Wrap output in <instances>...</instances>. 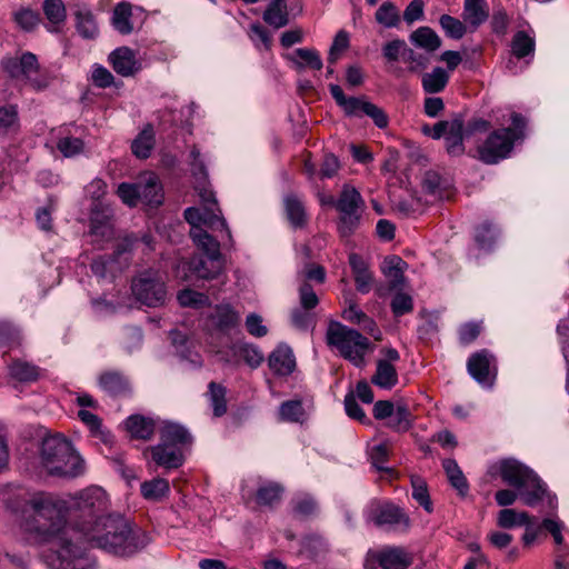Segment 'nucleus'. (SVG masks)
I'll return each instance as SVG.
<instances>
[{
  "instance_id": "nucleus-1",
  "label": "nucleus",
  "mask_w": 569,
  "mask_h": 569,
  "mask_svg": "<svg viewBox=\"0 0 569 569\" xmlns=\"http://www.w3.org/2000/svg\"><path fill=\"white\" fill-rule=\"evenodd\" d=\"M107 492L97 486L80 491L70 505V518L74 532L88 543L117 556H132L150 542L148 533L132 528L127 519L108 513Z\"/></svg>"
},
{
  "instance_id": "nucleus-2",
  "label": "nucleus",
  "mask_w": 569,
  "mask_h": 569,
  "mask_svg": "<svg viewBox=\"0 0 569 569\" xmlns=\"http://www.w3.org/2000/svg\"><path fill=\"white\" fill-rule=\"evenodd\" d=\"M40 463L51 476L76 478L84 472V461L62 435L46 437L40 447Z\"/></svg>"
},
{
  "instance_id": "nucleus-3",
  "label": "nucleus",
  "mask_w": 569,
  "mask_h": 569,
  "mask_svg": "<svg viewBox=\"0 0 569 569\" xmlns=\"http://www.w3.org/2000/svg\"><path fill=\"white\" fill-rule=\"evenodd\" d=\"M30 515L26 520V529L43 538L53 537L66 525L67 507L63 501L44 492L34 495L28 501Z\"/></svg>"
},
{
  "instance_id": "nucleus-4",
  "label": "nucleus",
  "mask_w": 569,
  "mask_h": 569,
  "mask_svg": "<svg viewBox=\"0 0 569 569\" xmlns=\"http://www.w3.org/2000/svg\"><path fill=\"white\" fill-rule=\"evenodd\" d=\"M80 533L66 531L51 541L42 560L49 569H96V560L80 542Z\"/></svg>"
},
{
  "instance_id": "nucleus-5",
  "label": "nucleus",
  "mask_w": 569,
  "mask_h": 569,
  "mask_svg": "<svg viewBox=\"0 0 569 569\" xmlns=\"http://www.w3.org/2000/svg\"><path fill=\"white\" fill-rule=\"evenodd\" d=\"M511 128L492 131L478 147V158L486 164H496L511 153L515 142L525 137L526 119L517 112L511 113Z\"/></svg>"
},
{
  "instance_id": "nucleus-6",
  "label": "nucleus",
  "mask_w": 569,
  "mask_h": 569,
  "mask_svg": "<svg viewBox=\"0 0 569 569\" xmlns=\"http://www.w3.org/2000/svg\"><path fill=\"white\" fill-rule=\"evenodd\" d=\"M327 343L336 348L342 358L358 368L365 366V357L371 350L368 338L337 321L331 322L328 327Z\"/></svg>"
},
{
  "instance_id": "nucleus-7",
  "label": "nucleus",
  "mask_w": 569,
  "mask_h": 569,
  "mask_svg": "<svg viewBox=\"0 0 569 569\" xmlns=\"http://www.w3.org/2000/svg\"><path fill=\"white\" fill-rule=\"evenodd\" d=\"M335 208L339 213L338 232L341 237L347 238L353 234L361 224L366 202L360 192L349 184H345Z\"/></svg>"
},
{
  "instance_id": "nucleus-8",
  "label": "nucleus",
  "mask_w": 569,
  "mask_h": 569,
  "mask_svg": "<svg viewBox=\"0 0 569 569\" xmlns=\"http://www.w3.org/2000/svg\"><path fill=\"white\" fill-rule=\"evenodd\" d=\"M134 298L147 307L164 306L168 297L166 281L157 270H144L138 273L131 282Z\"/></svg>"
},
{
  "instance_id": "nucleus-9",
  "label": "nucleus",
  "mask_w": 569,
  "mask_h": 569,
  "mask_svg": "<svg viewBox=\"0 0 569 569\" xmlns=\"http://www.w3.org/2000/svg\"><path fill=\"white\" fill-rule=\"evenodd\" d=\"M3 69L8 74L18 80L21 86H29L33 89L40 90L44 87L37 80L38 74V60L31 52L23 53L18 58H6L2 61Z\"/></svg>"
},
{
  "instance_id": "nucleus-10",
  "label": "nucleus",
  "mask_w": 569,
  "mask_h": 569,
  "mask_svg": "<svg viewBox=\"0 0 569 569\" xmlns=\"http://www.w3.org/2000/svg\"><path fill=\"white\" fill-rule=\"evenodd\" d=\"M368 519L377 527H388L391 530L407 531L410 518L402 508L391 502H379L371 506Z\"/></svg>"
},
{
  "instance_id": "nucleus-11",
  "label": "nucleus",
  "mask_w": 569,
  "mask_h": 569,
  "mask_svg": "<svg viewBox=\"0 0 569 569\" xmlns=\"http://www.w3.org/2000/svg\"><path fill=\"white\" fill-rule=\"evenodd\" d=\"M492 477L499 475L511 487L521 489L533 479L535 471L517 459L506 458L491 465L488 471Z\"/></svg>"
},
{
  "instance_id": "nucleus-12",
  "label": "nucleus",
  "mask_w": 569,
  "mask_h": 569,
  "mask_svg": "<svg viewBox=\"0 0 569 569\" xmlns=\"http://www.w3.org/2000/svg\"><path fill=\"white\" fill-rule=\"evenodd\" d=\"M469 375L481 386L492 387L497 377V360L488 349L473 352L467 361Z\"/></svg>"
},
{
  "instance_id": "nucleus-13",
  "label": "nucleus",
  "mask_w": 569,
  "mask_h": 569,
  "mask_svg": "<svg viewBox=\"0 0 569 569\" xmlns=\"http://www.w3.org/2000/svg\"><path fill=\"white\" fill-rule=\"evenodd\" d=\"M241 316L229 303L216 305L206 318V327L211 333L229 335L240 325Z\"/></svg>"
},
{
  "instance_id": "nucleus-14",
  "label": "nucleus",
  "mask_w": 569,
  "mask_h": 569,
  "mask_svg": "<svg viewBox=\"0 0 569 569\" xmlns=\"http://www.w3.org/2000/svg\"><path fill=\"white\" fill-rule=\"evenodd\" d=\"M184 219L192 226V229L200 228L201 224L212 230L220 229L223 236L231 242V232L226 220L221 214L216 213L214 208H194L190 207L184 210Z\"/></svg>"
},
{
  "instance_id": "nucleus-15",
  "label": "nucleus",
  "mask_w": 569,
  "mask_h": 569,
  "mask_svg": "<svg viewBox=\"0 0 569 569\" xmlns=\"http://www.w3.org/2000/svg\"><path fill=\"white\" fill-rule=\"evenodd\" d=\"M108 61L112 66V69L122 77L134 76L141 69V64L137 60L134 52L128 47L113 50L109 54Z\"/></svg>"
},
{
  "instance_id": "nucleus-16",
  "label": "nucleus",
  "mask_w": 569,
  "mask_h": 569,
  "mask_svg": "<svg viewBox=\"0 0 569 569\" xmlns=\"http://www.w3.org/2000/svg\"><path fill=\"white\" fill-rule=\"evenodd\" d=\"M375 558L382 569H407L413 561L412 555L402 547H386Z\"/></svg>"
},
{
  "instance_id": "nucleus-17",
  "label": "nucleus",
  "mask_w": 569,
  "mask_h": 569,
  "mask_svg": "<svg viewBox=\"0 0 569 569\" xmlns=\"http://www.w3.org/2000/svg\"><path fill=\"white\" fill-rule=\"evenodd\" d=\"M349 264L357 290L360 293H368L373 284V273L369 263L360 254L352 252L349 254Z\"/></svg>"
},
{
  "instance_id": "nucleus-18",
  "label": "nucleus",
  "mask_w": 569,
  "mask_h": 569,
  "mask_svg": "<svg viewBox=\"0 0 569 569\" xmlns=\"http://www.w3.org/2000/svg\"><path fill=\"white\" fill-rule=\"evenodd\" d=\"M99 387L111 397L126 396L130 392V381L121 371L107 370L98 378Z\"/></svg>"
},
{
  "instance_id": "nucleus-19",
  "label": "nucleus",
  "mask_w": 569,
  "mask_h": 569,
  "mask_svg": "<svg viewBox=\"0 0 569 569\" xmlns=\"http://www.w3.org/2000/svg\"><path fill=\"white\" fill-rule=\"evenodd\" d=\"M152 460L160 467L167 469L179 468L183 463V456L180 448L164 443H160L150 448Z\"/></svg>"
},
{
  "instance_id": "nucleus-20",
  "label": "nucleus",
  "mask_w": 569,
  "mask_h": 569,
  "mask_svg": "<svg viewBox=\"0 0 569 569\" xmlns=\"http://www.w3.org/2000/svg\"><path fill=\"white\" fill-rule=\"evenodd\" d=\"M139 201L151 207L161 204L163 199L162 186L154 173H148L138 181Z\"/></svg>"
},
{
  "instance_id": "nucleus-21",
  "label": "nucleus",
  "mask_w": 569,
  "mask_h": 569,
  "mask_svg": "<svg viewBox=\"0 0 569 569\" xmlns=\"http://www.w3.org/2000/svg\"><path fill=\"white\" fill-rule=\"evenodd\" d=\"M270 369L278 376H289L296 367L292 350L287 346L277 347L269 356Z\"/></svg>"
},
{
  "instance_id": "nucleus-22",
  "label": "nucleus",
  "mask_w": 569,
  "mask_h": 569,
  "mask_svg": "<svg viewBox=\"0 0 569 569\" xmlns=\"http://www.w3.org/2000/svg\"><path fill=\"white\" fill-rule=\"evenodd\" d=\"M329 91L336 103L342 108L347 116H359L360 113L365 112V104L368 101L356 97H346L342 88L338 84H329Z\"/></svg>"
},
{
  "instance_id": "nucleus-23",
  "label": "nucleus",
  "mask_w": 569,
  "mask_h": 569,
  "mask_svg": "<svg viewBox=\"0 0 569 569\" xmlns=\"http://www.w3.org/2000/svg\"><path fill=\"white\" fill-rule=\"evenodd\" d=\"M467 137L465 132V123L461 118H456L451 121V129L445 137L446 149L451 156H460L465 151L463 138Z\"/></svg>"
},
{
  "instance_id": "nucleus-24",
  "label": "nucleus",
  "mask_w": 569,
  "mask_h": 569,
  "mask_svg": "<svg viewBox=\"0 0 569 569\" xmlns=\"http://www.w3.org/2000/svg\"><path fill=\"white\" fill-rule=\"evenodd\" d=\"M8 371L12 379L19 382H33L40 377V368L21 359H13L8 365Z\"/></svg>"
},
{
  "instance_id": "nucleus-25",
  "label": "nucleus",
  "mask_w": 569,
  "mask_h": 569,
  "mask_svg": "<svg viewBox=\"0 0 569 569\" xmlns=\"http://www.w3.org/2000/svg\"><path fill=\"white\" fill-rule=\"evenodd\" d=\"M263 20L276 29L287 26L289 23L287 1L271 0L263 12Z\"/></svg>"
},
{
  "instance_id": "nucleus-26",
  "label": "nucleus",
  "mask_w": 569,
  "mask_h": 569,
  "mask_svg": "<svg viewBox=\"0 0 569 569\" xmlns=\"http://www.w3.org/2000/svg\"><path fill=\"white\" fill-rule=\"evenodd\" d=\"M371 382L381 389L390 390L393 388L398 383V372L395 366L389 361L378 360Z\"/></svg>"
},
{
  "instance_id": "nucleus-27",
  "label": "nucleus",
  "mask_w": 569,
  "mask_h": 569,
  "mask_svg": "<svg viewBox=\"0 0 569 569\" xmlns=\"http://www.w3.org/2000/svg\"><path fill=\"white\" fill-rule=\"evenodd\" d=\"M190 269L197 277L202 279H213L218 277L222 270L221 258H193Z\"/></svg>"
},
{
  "instance_id": "nucleus-28",
  "label": "nucleus",
  "mask_w": 569,
  "mask_h": 569,
  "mask_svg": "<svg viewBox=\"0 0 569 569\" xmlns=\"http://www.w3.org/2000/svg\"><path fill=\"white\" fill-rule=\"evenodd\" d=\"M449 73L441 67H436L421 78L422 89L426 93L433 94L445 90L449 82Z\"/></svg>"
},
{
  "instance_id": "nucleus-29",
  "label": "nucleus",
  "mask_w": 569,
  "mask_h": 569,
  "mask_svg": "<svg viewBox=\"0 0 569 569\" xmlns=\"http://www.w3.org/2000/svg\"><path fill=\"white\" fill-rule=\"evenodd\" d=\"M160 440L164 443L180 448V446L190 445L192 438L188 430L177 423H166L160 431Z\"/></svg>"
},
{
  "instance_id": "nucleus-30",
  "label": "nucleus",
  "mask_w": 569,
  "mask_h": 569,
  "mask_svg": "<svg viewBox=\"0 0 569 569\" xmlns=\"http://www.w3.org/2000/svg\"><path fill=\"white\" fill-rule=\"evenodd\" d=\"M124 425L131 437L137 439L149 440L154 433L153 421L139 415L127 418Z\"/></svg>"
},
{
  "instance_id": "nucleus-31",
  "label": "nucleus",
  "mask_w": 569,
  "mask_h": 569,
  "mask_svg": "<svg viewBox=\"0 0 569 569\" xmlns=\"http://www.w3.org/2000/svg\"><path fill=\"white\" fill-rule=\"evenodd\" d=\"M410 41L428 52H433L441 47V39L429 27H419L410 34Z\"/></svg>"
},
{
  "instance_id": "nucleus-32",
  "label": "nucleus",
  "mask_w": 569,
  "mask_h": 569,
  "mask_svg": "<svg viewBox=\"0 0 569 569\" xmlns=\"http://www.w3.org/2000/svg\"><path fill=\"white\" fill-rule=\"evenodd\" d=\"M191 238L207 258H221L220 243L202 228L192 229Z\"/></svg>"
},
{
  "instance_id": "nucleus-33",
  "label": "nucleus",
  "mask_w": 569,
  "mask_h": 569,
  "mask_svg": "<svg viewBox=\"0 0 569 569\" xmlns=\"http://www.w3.org/2000/svg\"><path fill=\"white\" fill-rule=\"evenodd\" d=\"M284 211L291 226L301 228L307 221V214L302 201L296 194H288L283 199Z\"/></svg>"
},
{
  "instance_id": "nucleus-34",
  "label": "nucleus",
  "mask_w": 569,
  "mask_h": 569,
  "mask_svg": "<svg viewBox=\"0 0 569 569\" xmlns=\"http://www.w3.org/2000/svg\"><path fill=\"white\" fill-rule=\"evenodd\" d=\"M386 426L398 433L409 431L412 427V415L409 407L405 403H398Z\"/></svg>"
},
{
  "instance_id": "nucleus-35",
  "label": "nucleus",
  "mask_w": 569,
  "mask_h": 569,
  "mask_svg": "<svg viewBox=\"0 0 569 569\" xmlns=\"http://www.w3.org/2000/svg\"><path fill=\"white\" fill-rule=\"evenodd\" d=\"M532 523V518L525 511H516L515 509H502L498 513L497 525L503 529H511Z\"/></svg>"
},
{
  "instance_id": "nucleus-36",
  "label": "nucleus",
  "mask_w": 569,
  "mask_h": 569,
  "mask_svg": "<svg viewBox=\"0 0 569 569\" xmlns=\"http://www.w3.org/2000/svg\"><path fill=\"white\" fill-rule=\"evenodd\" d=\"M278 417L280 421L302 423L307 415L301 400L293 399L280 405Z\"/></svg>"
},
{
  "instance_id": "nucleus-37",
  "label": "nucleus",
  "mask_w": 569,
  "mask_h": 569,
  "mask_svg": "<svg viewBox=\"0 0 569 569\" xmlns=\"http://www.w3.org/2000/svg\"><path fill=\"white\" fill-rule=\"evenodd\" d=\"M169 491V482L163 478H153L141 483V495L150 501L162 500L168 496Z\"/></svg>"
},
{
  "instance_id": "nucleus-38",
  "label": "nucleus",
  "mask_w": 569,
  "mask_h": 569,
  "mask_svg": "<svg viewBox=\"0 0 569 569\" xmlns=\"http://www.w3.org/2000/svg\"><path fill=\"white\" fill-rule=\"evenodd\" d=\"M19 113L16 104L0 106V136L16 133L19 130Z\"/></svg>"
},
{
  "instance_id": "nucleus-39",
  "label": "nucleus",
  "mask_w": 569,
  "mask_h": 569,
  "mask_svg": "<svg viewBox=\"0 0 569 569\" xmlns=\"http://www.w3.org/2000/svg\"><path fill=\"white\" fill-rule=\"evenodd\" d=\"M442 467L450 485L457 489L461 496H465L468 492L469 486L457 461L453 459H446L442 462Z\"/></svg>"
},
{
  "instance_id": "nucleus-40",
  "label": "nucleus",
  "mask_w": 569,
  "mask_h": 569,
  "mask_svg": "<svg viewBox=\"0 0 569 569\" xmlns=\"http://www.w3.org/2000/svg\"><path fill=\"white\" fill-rule=\"evenodd\" d=\"M520 491V496L523 499V502L529 507H535L546 495L547 489L545 483L540 480V478L535 473L531 482L526 483Z\"/></svg>"
},
{
  "instance_id": "nucleus-41",
  "label": "nucleus",
  "mask_w": 569,
  "mask_h": 569,
  "mask_svg": "<svg viewBox=\"0 0 569 569\" xmlns=\"http://www.w3.org/2000/svg\"><path fill=\"white\" fill-rule=\"evenodd\" d=\"M488 18L485 0H465L463 19L478 27L483 23Z\"/></svg>"
},
{
  "instance_id": "nucleus-42",
  "label": "nucleus",
  "mask_w": 569,
  "mask_h": 569,
  "mask_svg": "<svg viewBox=\"0 0 569 569\" xmlns=\"http://www.w3.org/2000/svg\"><path fill=\"white\" fill-rule=\"evenodd\" d=\"M283 488L277 482H268L260 486L256 493V501L259 506L272 507L281 499Z\"/></svg>"
},
{
  "instance_id": "nucleus-43",
  "label": "nucleus",
  "mask_w": 569,
  "mask_h": 569,
  "mask_svg": "<svg viewBox=\"0 0 569 569\" xmlns=\"http://www.w3.org/2000/svg\"><path fill=\"white\" fill-rule=\"evenodd\" d=\"M154 146V133L152 128L149 126L143 129L139 136L132 141L131 150L132 153L140 158L147 159Z\"/></svg>"
},
{
  "instance_id": "nucleus-44",
  "label": "nucleus",
  "mask_w": 569,
  "mask_h": 569,
  "mask_svg": "<svg viewBox=\"0 0 569 569\" xmlns=\"http://www.w3.org/2000/svg\"><path fill=\"white\" fill-rule=\"evenodd\" d=\"M385 264L383 272L390 279V289L400 288L405 280L403 266L406 262L401 258L392 256L386 258Z\"/></svg>"
},
{
  "instance_id": "nucleus-45",
  "label": "nucleus",
  "mask_w": 569,
  "mask_h": 569,
  "mask_svg": "<svg viewBox=\"0 0 569 569\" xmlns=\"http://www.w3.org/2000/svg\"><path fill=\"white\" fill-rule=\"evenodd\" d=\"M231 350L237 358L243 360L252 369L258 368L263 361L262 352L252 345H234Z\"/></svg>"
},
{
  "instance_id": "nucleus-46",
  "label": "nucleus",
  "mask_w": 569,
  "mask_h": 569,
  "mask_svg": "<svg viewBox=\"0 0 569 569\" xmlns=\"http://www.w3.org/2000/svg\"><path fill=\"white\" fill-rule=\"evenodd\" d=\"M295 56H297L300 60L290 57V60L295 62L298 69H302L309 67L315 70L322 69V60L319 52L315 49L309 48H298L295 50Z\"/></svg>"
},
{
  "instance_id": "nucleus-47",
  "label": "nucleus",
  "mask_w": 569,
  "mask_h": 569,
  "mask_svg": "<svg viewBox=\"0 0 569 569\" xmlns=\"http://www.w3.org/2000/svg\"><path fill=\"white\" fill-rule=\"evenodd\" d=\"M132 16L131 7L128 3H119L112 14V24L121 34H129L132 32L133 27L130 21Z\"/></svg>"
},
{
  "instance_id": "nucleus-48",
  "label": "nucleus",
  "mask_w": 569,
  "mask_h": 569,
  "mask_svg": "<svg viewBox=\"0 0 569 569\" xmlns=\"http://www.w3.org/2000/svg\"><path fill=\"white\" fill-rule=\"evenodd\" d=\"M535 46L536 43L533 38L525 31H518L512 38L511 51L516 58L522 59L527 56L533 54Z\"/></svg>"
},
{
  "instance_id": "nucleus-49",
  "label": "nucleus",
  "mask_w": 569,
  "mask_h": 569,
  "mask_svg": "<svg viewBox=\"0 0 569 569\" xmlns=\"http://www.w3.org/2000/svg\"><path fill=\"white\" fill-rule=\"evenodd\" d=\"M77 31L84 39H93L98 34V27L93 14L89 10H78L76 12Z\"/></svg>"
},
{
  "instance_id": "nucleus-50",
  "label": "nucleus",
  "mask_w": 569,
  "mask_h": 569,
  "mask_svg": "<svg viewBox=\"0 0 569 569\" xmlns=\"http://www.w3.org/2000/svg\"><path fill=\"white\" fill-rule=\"evenodd\" d=\"M226 393L227 390L222 385L213 381L209 383L208 396L216 417H221L227 412Z\"/></svg>"
},
{
  "instance_id": "nucleus-51",
  "label": "nucleus",
  "mask_w": 569,
  "mask_h": 569,
  "mask_svg": "<svg viewBox=\"0 0 569 569\" xmlns=\"http://www.w3.org/2000/svg\"><path fill=\"white\" fill-rule=\"evenodd\" d=\"M412 498L428 512L433 511L427 482L418 476L411 477Z\"/></svg>"
},
{
  "instance_id": "nucleus-52",
  "label": "nucleus",
  "mask_w": 569,
  "mask_h": 569,
  "mask_svg": "<svg viewBox=\"0 0 569 569\" xmlns=\"http://www.w3.org/2000/svg\"><path fill=\"white\" fill-rule=\"evenodd\" d=\"M375 17L377 22L386 28L397 27L400 22L399 11L390 1L383 2L376 11Z\"/></svg>"
},
{
  "instance_id": "nucleus-53",
  "label": "nucleus",
  "mask_w": 569,
  "mask_h": 569,
  "mask_svg": "<svg viewBox=\"0 0 569 569\" xmlns=\"http://www.w3.org/2000/svg\"><path fill=\"white\" fill-rule=\"evenodd\" d=\"M20 343V330L13 323L0 320V347L14 348Z\"/></svg>"
},
{
  "instance_id": "nucleus-54",
  "label": "nucleus",
  "mask_w": 569,
  "mask_h": 569,
  "mask_svg": "<svg viewBox=\"0 0 569 569\" xmlns=\"http://www.w3.org/2000/svg\"><path fill=\"white\" fill-rule=\"evenodd\" d=\"M43 11L48 21L52 26H58L64 22L66 8L61 0H44Z\"/></svg>"
},
{
  "instance_id": "nucleus-55",
  "label": "nucleus",
  "mask_w": 569,
  "mask_h": 569,
  "mask_svg": "<svg viewBox=\"0 0 569 569\" xmlns=\"http://www.w3.org/2000/svg\"><path fill=\"white\" fill-rule=\"evenodd\" d=\"M83 148L84 143L80 138L66 136L57 141V149L67 158L80 154Z\"/></svg>"
},
{
  "instance_id": "nucleus-56",
  "label": "nucleus",
  "mask_w": 569,
  "mask_h": 569,
  "mask_svg": "<svg viewBox=\"0 0 569 569\" xmlns=\"http://www.w3.org/2000/svg\"><path fill=\"white\" fill-rule=\"evenodd\" d=\"M439 23L449 38L461 39L466 33V26L452 16L442 14Z\"/></svg>"
},
{
  "instance_id": "nucleus-57",
  "label": "nucleus",
  "mask_w": 569,
  "mask_h": 569,
  "mask_svg": "<svg viewBox=\"0 0 569 569\" xmlns=\"http://www.w3.org/2000/svg\"><path fill=\"white\" fill-rule=\"evenodd\" d=\"M422 189L436 199H441L443 197V192L440 174L435 171H427L423 176Z\"/></svg>"
},
{
  "instance_id": "nucleus-58",
  "label": "nucleus",
  "mask_w": 569,
  "mask_h": 569,
  "mask_svg": "<svg viewBox=\"0 0 569 569\" xmlns=\"http://www.w3.org/2000/svg\"><path fill=\"white\" fill-rule=\"evenodd\" d=\"M390 307L396 317L410 313L413 310L412 297L406 292L399 291L393 296Z\"/></svg>"
},
{
  "instance_id": "nucleus-59",
  "label": "nucleus",
  "mask_w": 569,
  "mask_h": 569,
  "mask_svg": "<svg viewBox=\"0 0 569 569\" xmlns=\"http://www.w3.org/2000/svg\"><path fill=\"white\" fill-rule=\"evenodd\" d=\"M403 62L408 64L409 72H418L423 70L429 64V59L422 53H418L413 51L411 48L407 46L406 51L402 58Z\"/></svg>"
},
{
  "instance_id": "nucleus-60",
  "label": "nucleus",
  "mask_w": 569,
  "mask_h": 569,
  "mask_svg": "<svg viewBox=\"0 0 569 569\" xmlns=\"http://www.w3.org/2000/svg\"><path fill=\"white\" fill-rule=\"evenodd\" d=\"M497 229L489 222H483L476 230L475 239L480 248L489 249L495 242Z\"/></svg>"
},
{
  "instance_id": "nucleus-61",
  "label": "nucleus",
  "mask_w": 569,
  "mask_h": 569,
  "mask_svg": "<svg viewBox=\"0 0 569 569\" xmlns=\"http://www.w3.org/2000/svg\"><path fill=\"white\" fill-rule=\"evenodd\" d=\"M388 458H389V450L385 443L377 445L371 449V452H370L371 463L378 471H385V472H390V473L393 472L392 469H390L386 466Z\"/></svg>"
},
{
  "instance_id": "nucleus-62",
  "label": "nucleus",
  "mask_w": 569,
  "mask_h": 569,
  "mask_svg": "<svg viewBox=\"0 0 569 569\" xmlns=\"http://www.w3.org/2000/svg\"><path fill=\"white\" fill-rule=\"evenodd\" d=\"M407 43L401 39H395L383 44L382 56L388 62H396L403 58Z\"/></svg>"
},
{
  "instance_id": "nucleus-63",
  "label": "nucleus",
  "mask_w": 569,
  "mask_h": 569,
  "mask_svg": "<svg viewBox=\"0 0 569 569\" xmlns=\"http://www.w3.org/2000/svg\"><path fill=\"white\" fill-rule=\"evenodd\" d=\"M142 331L138 327H127L123 331L122 346L127 352L131 353L139 349L142 343Z\"/></svg>"
},
{
  "instance_id": "nucleus-64",
  "label": "nucleus",
  "mask_w": 569,
  "mask_h": 569,
  "mask_svg": "<svg viewBox=\"0 0 569 569\" xmlns=\"http://www.w3.org/2000/svg\"><path fill=\"white\" fill-rule=\"evenodd\" d=\"M293 511L296 515L301 517H309L316 513L317 502L309 495H302L297 497L293 501Z\"/></svg>"
}]
</instances>
